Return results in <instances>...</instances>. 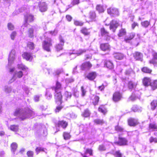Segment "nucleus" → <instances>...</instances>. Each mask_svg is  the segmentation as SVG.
I'll return each mask as SVG.
<instances>
[{
  "label": "nucleus",
  "mask_w": 157,
  "mask_h": 157,
  "mask_svg": "<svg viewBox=\"0 0 157 157\" xmlns=\"http://www.w3.org/2000/svg\"><path fill=\"white\" fill-rule=\"evenodd\" d=\"M61 84L58 82L56 84L55 87H53L52 89L47 90L45 94V96L47 99H50L52 97L51 92L52 90H54L55 91V101L58 105H61L62 103V95L61 93Z\"/></svg>",
  "instance_id": "nucleus-1"
},
{
  "label": "nucleus",
  "mask_w": 157,
  "mask_h": 157,
  "mask_svg": "<svg viewBox=\"0 0 157 157\" xmlns=\"http://www.w3.org/2000/svg\"><path fill=\"white\" fill-rule=\"evenodd\" d=\"M35 115L34 112L29 109H23L18 108L16 109L14 113L15 116L18 117L22 120L33 117Z\"/></svg>",
  "instance_id": "nucleus-2"
},
{
  "label": "nucleus",
  "mask_w": 157,
  "mask_h": 157,
  "mask_svg": "<svg viewBox=\"0 0 157 157\" xmlns=\"http://www.w3.org/2000/svg\"><path fill=\"white\" fill-rule=\"evenodd\" d=\"M136 86V83L132 81H130L128 83V87L129 90H134V92L132 93V95L129 97V100L131 101H134L137 98H139L141 93L138 90H135Z\"/></svg>",
  "instance_id": "nucleus-3"
},
{
  "label": "nucleus",
  "mask_w": 157,
  "mask_h": 157,
  "mask_svg": "<svg viewBox=\"0 0 157 157\" xmlns=\"http://www.w3.org/2000/svg\"><path fill=\"white\" fill-rule=\"evenodd\" d=\"M43 48L45 50L50 52V47L52 46V40L49 38L46 37L42 44Z\"/></svg>",
  "instance_id": "nucleus-4"
},
{
  "label": "nucleus",
  "mask_w": 157,
  "mask_h": 157,
  "mask_svg": "<svg viewBox=\"0 0 157 157\" xmlns=\"http://www.w3.org/2000/svg\"><path fill=\"white\" fill-rule=\"evenodd\" d=\"M25 22L23 26L25 27V29H26L27 26H28V24H27V22H31L33 21L34 19L33 16L30 13H27L26 15H25Z\"/></svg>",
  "instance_id": "nucleus-5"
},
{
  "label": "nucleus",
  "mask_w": 157,
  "mask_h": 157,
  "mask_svg": "<svg viewBox=\"0 0 157 157\" xmlns=\"http://www.w3.org/2000/svg\"><path fill=\"white\" fill-rule=\"evenodd\" d=\"M15 53L16 52L15 50L13 49L11 51L8 59L9 65H11L13 63L15 58Z\"/></svg>",
  "instance_id": "nucleus-6"
},
{
  "label": "nucleus",
  "mask_w": 157,
  "mask_h": 157,
  "mask_svg": "<svg viewBox=\"0 0 157 157\" xmlns=\"http://www.w3.org/2000/svg\"><path fill=\"white\" fill-rule=\"evenodd\" d=\"M110 29L113 32H114L116 28L119 25V21L118 20H113L110 23Z\"/></svg>",
  "instance_id": "nucleus-7"
},
{
  "label": "nucleus",
  "mask_w": 157,
  "mask_h": 157,
  "mask_svg": "<svg viewBox=\"0 0 157 157\" xmlns=\"http://www.w3.org/2000/svg\"><path fill=\"white\" fill-rule=\"evenodd\" d=\"M107 13L111 16H115L119 15L118 10L115 8L111 7L107 9Z\"/></svg>",
  "instance_id": "nucleus-8"
},
{
  "label": "nucleus",
  "mask_w": 157,
  "mask_h": 157,
  "mask_svg": "<svg viewBox=\"0 0 157 157\" xmlns=\"http://www.w3.org/2000/svg\"><path fill=\"white\" fill-rule=\"evenodd\" d=\"M86 51V50L85 49H80L76 51L73 50L71 55H74V57L73 58H75L77 56H80L85 52Z\"/></svg>",
  "instance_id": "nucleus-9"
},
{
  "label": "nucleus",
  "mask_w": 157,
  "mask_h": 157,
  "mask_svg": "<svg viewBox=\"0 0 157 157\" xmlns=\"http://www.w3.org/2000/svg\"><path fill=\"white\" fill-rule=\"evenodd\" d=\"M23 75V74L22 71H15L12 79L11 80V82L15 80L17 78H21L22 77Z\"/></svg>",
  "instance_id": "nucleus-10"
},
{
  "label": "nucleus",
  "mask_w": 157,
  "mask_h": 157,
  "mask_svg": "<svg viewBox=\"0 0 157 157\" xmlns=\"http://www.w3.org/2000/svg\"><path fill=\"white\" fill-rule=\"evenodd\" d=\"M153 58L149 61V63L153 64L154 66L157 67V53L153 52L152 53Z\"/></svg>",
  "instance_id": "nucleus-11"
},
{
  "label": "nucleus",
  "mask_w": 157,
  "mask_h": 157,
  "mask_svg": "<svg viewBox=\"0 0 157 157\" xmlns=\"http://www.w3.org/2000/svg\"><path fill=\"white\" fill-rule=\"evenodd\" d=\"M122 98L121 94L118 92L114 93L113 95V100L115 102H117L120 100Z\"/></svg>",
  "instance_id": "nucleus-12"
},
{
  "label": "nucleus",
  "mask_w": 157,
  "mask_h": 157,
  "mask_svg": "<svg viewBox=\"0 0 157 157\" xmlns=\"http://www.w3.org/2000/svg\"><path fill=\"white\" fill-rule=\"evenodd\" d=\"M96 15L94 11L90 12L89 14V20L87 21V22L95 21H96Z\"/></svg>",
  "instance_id": "nucleus-13"
},
{
  "label": "nucleus",
  "mask_w": 157,
  "mask_h": 157,
  "mask_svg": "<svg viewBox=\"0 0 157 157\" xmlns=\"http://www.w3.org/2000/svg\"><path fill=\"white\" fill-rule=\"evenodd\" d=\"M39 10L41 12H44L47 11V5L45 2H40L39 4Z\"/></svg>",
  "instance_id": "nucleus-14"
},
{
  "label": "nucleus",
  "mask_w": 157,
  "mask_h": 157,
  "mask_svg": "<svg viewBox=\"0 0 157 157\" xmlns=\"http://www.w3.org/2000/svg\"><path fill=\"white\" fill-rule=\"evenodd\" d=\"M134 59L137 60L142 61L143 59V54L140 52H136L133 54Z\"/></svg>",
  "instance_id": "nucleus-15"
},
{
  "label": "nucleus",
  "mask_w": 157,
  "mask_h": 157,
  "mask_svg": "<svg viewBox=\"0 0 157 157\" xmlns=\"http://www.w3.org/2000/svg\"><path fill=\"white\" fill-rule=\"evenodd\" d=\"M97 76V74L95 72H92L89 73L86 75V77L89 80L92 81L94 80Z\"/></svg>",
  "instance_id": "nucleus-16"
},
{
  "label": "nucleus",
  "mask_w": 157,
  "mask_h": 157,
  "mask_svg": "<svg viewBox=\"0 0 157 157\" xmlns=\"http://www.w3.org/2000/svg\"><path fill=\"white\" fill-rule=\"evenodd\" d=\"M128 143L127 140L124 138L119 137V140L116 143L120 145H126Z\"/></svg>",
  "instance_id": "nucleus-17"
},
{
  "label": "nucleus",
  "mask_w": 157,
  "mask_h": 157,
  "mask_svg": "<svg viewBox=\"0 0 157 157\" xmlns=\"http://www.w3.org/2000/svg\"><path fill=\"white\" fill-rule=\"evenodd\" d=\"M23 57L26 60L31 61L33 59V56L31 54L26 52L23 53L22 55Z\"/></svg>",
  "instance_id": "nucleus-18"
},
{
  "label": "nucleus",
  "mask_w": 157,
  "mask_h": 157,
  "mask_svg": "<svg viewBox=\"0 0 157 157\" xmlns=\"http://www.w3.org/2000/svg\"><path fill=\"white\" fill-rule=\"evenodd\" d=\"M128 124L131 126H135L138 123V121L136 119L131 118L129 119L128 121Z\"/></svg>",
  "instance_id": "nucleus-19"
},
{
  "label": "nucleus",
  "mask_w": 157,
  "mask_h": 157,
  "mask_svg": "<svg viewBox=\"0 0 157 157\" xmlns=\"http://www.w3.org/2000/svg\"><path fill=\"white\" fill-rule=\"evenodd\" d=\"M101 33L102 36L106 37V39L107 40H110V37L109 36V33L105 30L104 28L101 29Z\"/></svg>",
  "instance_id": "nucleus-20"
},
{
  "label": "nucleus",
  "mask_w": 157,
  "mask_h": 157,
  "mask_svg": "<svg viewBox=\"0 0 157 157\" xmlns=\"http://www.w3.org/2000/svg\"><path fill=\"white\" fill-rule=\"evenodd\" d=\"M60 43L57 44L56 46V49L57 51H59L63 48L64 42L63 39L60 37L59 39Z\"/></svg>",
  "instance_id": "nucleus-21"
},
{
  "label": "nucleus",
  "mask_w": 157,
  "mask_h": 157,
  "mask_svg": "<svg viewBox=\"0 0 157 157\" xmlns=\"http://www.w3.org/2000/svg\"><path fill=\"white\" fill-rule=\"evenodd\" d=\"M135 35V34L134 33H131L128 36L125 37L124 41L127 43L129 42L134 37Z\"/></svg>",
  "instance_id": "nucleus-22"
},
{
  "label": "nucleus",
  "mask_w": 157,
  "mask_h": 157,
  "mask_svg": "<svg viewBox=\"0 0 157 157\" xmlns=\"http://www.w3.org/2000/svg\"><path fill=\"white\" fill-rule=\"evenodd\" d=\"M67 123L63 120L59 121L58 123V127H61L63 128H65L67 126Z\"/></svg>",
  "instance_id": "nucleus-23"
},
{
  "label": "nucleus",
  "mask_w": 157,
  "mask_h": 157,
  "mask_svg": "<svg viewBox=\"0 0 157 157\" xmlns=\"http://www.w3.org/2000/svg\"><path fill=\"white\" fill-rule=\"evenodd\" d=\"M113 57L117 59L121 60L124 57L123 54L119 53H115L113 54Z\"/></svg>",
  "instance_id": "nucleus-24"
},
{
  "label": "nucleus",
  "mask_w": 157,
  "mask_h": 157,
  "mask_svg": "<svg viewBox=\"0 0 157 157\" xmlns=\"http://www.w3.org/2000/svg\"><path fill=\"white\" fill-rule=\"evenodd\" d=\"M143 84L145 86H148L149 85L151 86V79L147 77H145L144 78L143 80Z\"/></svg>",
  "instance_id": "nucleus-25"
},
{
  "label": "nucleus",
  "mask_w": 157,
  "mask_h": 157,
  "mask_svg": "<svg viewBox=\"0 0 157 157\" xmlns=\"http://www.w3.org/2000/svg\"><path fill=\"white\" fill-rule=\"evenodd\" d=\"M92 66V64L89 62H86L82 64L81 68L82 70L86 68H90Z\"/></svg>",
  "instance_id": "nucleus-26"
},
{
  "label": "nucleus",
  "mask_w": 157,
  "mask_h": 157,
  "mask_svg": "<svg viewBox=\"0 0 157 157\" xmlns=\"http://www.w3.org/2000/svg\"><path fill=\"white\" fill-rule=\"evenodd\" d=\"M100 48L103 51L108 50L109 48V46L107 43L102 44L100 45Z\"/></svg>",
  "instance_id": "nucleus-27"
},
{
  "label": "nucleus",
  "mask_w": 157,
  "mask_h": 157,
  "mask_svg": "<svg viewBox=\"0 0 157 157\" xmlns=\"http://www.w3.org/2000/svg\"><path fill=\"white\" fill-rule=\"evenodd\" d=\"M105 66L109 69H112L113 67V63L109 60H106L105 63Z\"/></svg>",
  "instance_id": "nucleus-28"
},
{
  "label": "nucleus",
  "mask_w": 157,
  "mask_h": 157,
  "mask_svg": "<svg viewBox=\"0 0 157 157\" xmlns=\"http://www.w3.org/2000/svg\"><path fill=\"white\" fill-rule=\"evenodd\" d=\"M9 129L14 132H17L19 129L18 126L17 125H12L9 127Z\"/></svg>",
  "instance_id": "nucleus-29"
},
{
  "label": "nucleus",
  "mask_w": 157,
  "mask_h": 157,
  "mask_svg": "<svg viewBox=\"0 0 157 157\" xmlns=\"http://www.w3.org/2000/svg\"><path fill=\"white\" fill-rule=\"evenodd\" d=\"M96 10L99 13L103 12L105 9L103 6L101 5H97L96 6Z\"/></svg>",
  "instance_id": "nucleus-30"
},
{
  "label": "nucleus",
  "mask_w": 157,
  "mask_h": 157,
  "mask_svg": "<svg viewBox=\"0 0 157 157\" xmlns=\"http://www.w3.org/2000/svg\"><path fill=\"white\" fill-rule=\"evenodd\" d=\"M150 129L152 130H157V125L155 122L150 123L149 126Z\"/></svg>",
  "instance_id": "nucleus-31"
},
{
  "label": "nucleus",
  "mask_w": 157,
  "mask_h": 157,
  "mask_svg": "<svg viewBox=\"0 0 157 157\" xmlns=\"http://www.w3.org/2000/svg\"><path fill=\"white\" fill-rule=\"evenodd\" d=\"M98 111L105 114L107 112L106 108L103 105L100 106L98 108Z\"/></svg>",
  "instance_id": "nucleus-32"
},
{
  "label": "nucleus",
  "mask_w": 157,
  "mask_h": 157,
  "mask_svg": "<svg viewBox=\"0 0 157 157\" xmlns=\"http://www.w3.org/2000/svg\"><path fill=\"white\" fill-rule=\"evenodd\" d=\"M17 67L19 69L23 71H26L28 70V68L22 63L18 64Z\"/></svg>",
  "instance_id": "nucleus-33"
},
{
  "label": "nucleus",
  "mask_w": 157,
  "mask_h": 157,
  "mask_svg": "<svg viewBox=\"0 0 157 157\" xmlns=\"http://www.w3.org/2000/svg\"><path fill=\"white\" fill-rule=\"evenodd\" d=\"M17 144L15 143H13L11 145V150L12 152L14 154V152L17 149Z\"/></svg>",
  "instance_id": "nucleus-34"
},
{
  "label": "nucleus",
  "mask_w": 157,
  "mask_h": 157,
  "mask_svg": "<svg viewBox=\"0 0 157 157\" xmlns=\"http://www.w3.org/2000/svg\"><path fill=\"white\" fill-rule=\"evenodd\" d=\"M150 86L153 90L156 89L157 88V80H154L152 82Z\"/></svg>",
  "instance_id": "nucleus-35"
},
{
  "label": "nucleus",
  "mask_w": 157,
  "mask_h": 157,
  "mask_svg": "<svg viewBox=\"0 0 157 157\" xmlns=\"http://www.w3.org/2000/svg\"><path fill=\"white\" fill-rule=\"evenodd\" d=\"M132 110L134 112H141L142 110L141 108H139L137 105H134L132 108Z\"/></svg>",
  "instance_id": "nucleus-36"
},
{
  "label": "nucleus",
  "mask_w": 157,
  "mask_h": 157,
  "mask_svg": "<svg viewBox=\"0 0 157 157\" xmlns=\"http://www.w3.org/2000/svg\"><path fill=\"white\" fill-rule=\"evenodd\" d=\"M79 2V0H72L71 5H69L68 6L69 7V8H71L75 5L78 4Z\"/></svg>",
  "instance_id": "nucleus-37"
},
{
  "label": "nucleus",
  "mask_w": 157,
  "mask_h": 157,
  "mask_svg": "<svg viewBox=\"0 0 157 157\" xmlns=\"http://www.w3.org/2000/svg\"><path fill=\"white\" fill-rule=\"evenodd\" d=\"M150 24V22L147 21H145L141 23L142 26L145 28H147Z\"/></svg>",
  "instance_id": "nucleus-38"
},
{
  "label": "nucleus",
  "mask_w": 157,
  "mask_h": 157,
  "mask_svg": "<svg viewBox=\"0 0 157 157\" xmlns=\"http://www.w3.org/2000/svg\"><path fill=\"white\" fill-rule=\"evenodd\" d=\"M94 123L97 124L102 125L105 122L103 120L99 119H95L94 120Z\"/></svg>",
  "instance_id": "nucleus-39"
},
{
  "label": "nucleus",
  "mask_w": 157,
  "mask_h": 157,
  "mask_svg": "<svg viewBox=\"0 0 157 157\" xmlns=\"http://www.w3.org/2000/svg\"><path fill=\"white\" fill-rule=\"evenodd\" d=\"M46 150L45 148H44L40 147H36V151L37 153V154H38L41 151H44L46 152Z\"/></svg>",
  "instance_id": "nucleus-40"
},
{
  "label": "nucleus",
  "mask_w": 157,
  "mask_h": 157,
  "mask_svg": "<svg viewBox=\"0 0 157 157\" xmlns=\"http://www.w3.org/2000/svg\"><path fill=\"white\" fill-rule=\"evenodd\" d=\"M126 33L125 30L124 29H122L120 30L118 34V36L119 37L122 36L124 35Z\"/></svg>",
  "instance_id": "nucleus-41"
},
{
  "label": "nucleus",
  "mask_w": 157,
  "mask_h": 157,
  "mask_svg": "<svg viewBox=\"0 0 157 157\" xmlns=\"http://www.w3.org/2000/svg\"><path fill=\"white\" fill-rule=\"evenodd\" d=\"M142 71L143 72L148 73H150L152 71L151 69H149L147 67H144L142 69Z\"/></svg>",
  "instance_id": "nucleus-42"
},
{
  "label": "nucleus",
  "mask_w": 157,
  "mask_h": 157,
  "mask_svg": "<svg viewBox=\"0 0 157 157\" xmlns=\"http://www.w3.org/2000/svg\"><path fill=\"white\" fill-rule=\"evenodd\" d=\"M151 109L154 110L157 105V101L153 100L151 103Z\"/></svg>",
  "instance_id": "nucleus-43"
},
{
  "label": "nucleus",
  "mask_w": 157,
  "mask_h": 157,
  "mask_svg": "<svg viewBox=\"0 0 157 157\" xmlns=\"http://www.w3.org/2000/svg\"><path fill=\"white\" fill-rule=\"evenodd\" d=\"M115 129L118 132H124V128L118 125L115 127Z\"/></svg>",
  "instance_id": "nucleus-44"
},
{
  "label": "nucleus",
  "mask_w": 157,
  "mask_h": 157,
  "mask_svg": "<svg viewBox=\"0 0 157 157\" xmlns=\"http://www.w3.org/2000/svg\"><path fill=\"white\" fill-rule=\"evenodd\" d=\"M33 28L34 27H33L32 28L29 29V30L28 31V35L29 37H32L33 36Z\"/></svg>",
  "instance_id": "nucleus-45"
},
{
  "label": "nucleus",
  "mask_w": 157,
  "mask_h": 157,
  "mask_svg": "<svg viewBox=\"0 0 157 157\" xmlns=\"http://www.w3.org/2000/svg\"><path fill=\"white\" fill-rule=\"evenodd\" d=\"M63 136L65 140H68L70 139L71 136L69 133L67 132H64L63 134Z\"/></svg>",
  "instance_id": "nucleus-46"
},
{
  "label": "nucleus",
  "mask_w": 157,
  "mask_h": 157,
  "mask_svg": "<svg viewBox=\"0 0 157 157\" xmlns=\"http://www.w3.org/2000/svg\"><path fill=\"white\" fill-rule=\"evenodd\" d=\"M99 99V98L98 96H96L95 97L93 101V103L94 105H96L98 104Z\"/></svg>",
  "instance_id": "nucleus-47"
},
{
  "label": "nucleus",
  "mask_w": 157,
  "mask_h": 157,
  "mask_svg": "<svg viewBox=\"0 0 157 157\" xmlns=\"http://www.w3.org/2000/svg\"><path fill=\"white\" fill-rule=\"evenodd\" d=\"M90 113L89 111L87 109H86L82 114L83 116L85 117H87L90 116Z\"/></svg>",
  "instance_id": "nucleus-48"
},
{
  "label": "nucleus",
  "mask_w": 157,
  "mask_h": 157,
  "mask_svg": "<svg viewBox=\"0 0 157 157\" xmlns=\"http://www.w3.org/2000/svg\"><path fill=\"white\" fill-rule=\"evenodd\" d=\"M57 33V31L56 30H55L53 31H49L48 32L46 33L45 35H46L47 34L50 33L52 35L55 36L56 35Z\"/></svg>",
  "instance_id": "nucleus-49"
},
{
  "label": "nucleus",
  "mask_w": 157,
  "mask_h": 157,
  "mask_svg": "<svg viewBox=\"0 0 157 157\" xmlns=\"http://www.w3.org/2000/svg\"><path fill=\"white\" fill-rule=\"evenodd\" d=\"M27 46L30 49L33 50L34 48V44L31 42H29L27 44Z\"/></svg>",
  "instance_id": "nucleus-50"
},
{
  "label": "nucleus",
  "mask_w": 157,
  "mask_h": 157,
  "mask_svg": "<svg viewBox=\"0 0 157 157\" xmlns=\"http://www.w3.org/2000/svg\"><path fill=\"white\" fill-rule=\"evenodd\" d=\"M81 93H82V94H81L82 96V97L84 96L85 95L86 92V89H85L84 88L83 86H82L81 87Z\"/></svg>",
  "instance_id": "nucleus-51"
},
{
  "label": "nucleus",
  "mask_w": 157,
  "mask_h": 157,
  "mask_svg": "<svg viewBox=\"0 0 157 157\" xmlns=\"http://www.w3.org/2000/svg\"><path fill=\"white\" fill-rule=\"evenodd\" d=\"M82 32L85 35H88L89 34L90 32L86 28H83L81 30Z\"/></svg>",
  "instance_id": "nucleus-52"
},
{
  "label": "nucleus",
  "mask_w": 157,
  "mask_h": 157,
  "mask_svg": "<svg viewBox=\"0 0 157 157\" xmlns=\"http://www.w3.org/2000/svg\"><path fill=\"white\" fill-rule=\"evenodd\" d=\"M12 90V88L10 87L5 86V91L6 93H10Z\"/></svg>",
  "instance_id": "nucleus-53"
},
{
  "label": "nucleus",
  "mask_w": 157,
  "mask_h": 157,
  "mask_svg": "<svg viewBox=\"0 0 157 157\" xmlns=\"http://www.w3.org/2000/svg\"><path fill=\"white\" fill-rule=\"evenodd\" d=\"M74 24L76 26H82L83 25V23L79 21H75L74 22Z\"/></svg>",
  "instance_id": "nucleus-54"
},
{
  "label": "nucleus",
  "mask_w": 157,
  "mask_h": 157,
  "mask_svg": "<svg viewBox=\"0 0 157 157\" xmlns=\"http://www.w3.org/2000/svg\"><path fill=\"white\" fill-rule=\"evenodd\" d=\"M63 106L62 105H59L56 107L55 110V112L56 113L59 112L63 108Z\"/></svg>",
  "instance_id": "nucleus-55"
},
{
  "label": "nucleus",
  "mask_w": 157,
  "mask_h": 157,
  "mask_svg": "<svg viewBox=\"0 0 157 157\" xmlns=\"http://www.w3.org/2000/svg\"><path fill=\"white\" fill-rule=\"evenodd\" d=\"M98 149L100 151H105L106 149V147L104 145H100L98 147Z\"/></svg>",
  "instance_id": "nucleus-56"
},
{
  "label": "nucleus",
  "mask_w": 157,
  "mask_h": 157,
  "mask_svg": "<svg viewBox=\"0 0 157 157\" xmlns=\"http://www.w3.org/2000/svg\"><path fill=\"white\" fill-rule=\"evenodd\" d=\"M150 142V143H157V139L155 138H153L152 137H151L149 139Z\"/></svg>",
  "instance_id": "nucleus-57"
},
{
  "label": "nucleus",
  "mask_w": 157,
  "mask_h": 157,
  "mask_svg": "<svg viewBox=\"0 0 157 157\" xmlns=\"http://www.w3.org/2000/svg\"><path fill=\"white\" fill-rule=\"evenodd\" d=\"M17 35V33L15 31L13 32L10 35L11 38L12 40H13Z\"/></svg>",
  "instance_id": "nucleus-58"
},
{
  "label": "nucleus",
  "mask_w": 157,
  "mask_h": 157,
  "mask_svg": "<svg viewBox=\"0 0 157 157\" xmlns=\"http://www.w3.org/2000/svg\"><path fill=\"white\" fill-rule=\"evenodd\" d=\"M64 96L67 98H70L71 97V95L70 92L66 91L65 93Z\"/></svg>",
  "instance_id": "nucleus-59"
},
{
  "label": "nucleus",
  "mask_w": 157,
  "mask_h": 157,
  "mask_svg": "<svg viewBox=\"0 0 157 157\" xmlns=\"http://www.w3.org/2000/svg\"><path fill=\"white\" fill-rule=\"evenodd\" d=\"M8 28L9 30H12L14 29L13 25L11 23H9L8 24Z\"/></svg>",
  "instance_id": "nucleus-60"
},
{
  "label": "nucleus",
  "mask_w": 157,
  "mask_h": 157,
  "mask_svg": "<svg viewBox=\"0 0 157 157\" xmlns=\"http://www.w3.org/2000/svg\"><path fill=\"white\" fill-rule=\"evenodd\" d=\"M22 89L27 94H29V90L27 87L25 86L23 87Z\"/></svg>",
  "instance_id": "nucleus-61"
},
{
  "label": "nucleus",
  "mask_w": 157,
  "mask_h": 157,
  "mask_svg": "<svg viewBox=\"0 0 157 157\" xmlns=\"http://www.w3.org/2000/svg\"><path fill=\"white\" fill-rule=\"evenodd\" d=\"M73 94L75 97H76V98H78L79 96V94L78 91L76 90H75L74 91Z\"/></svg>",
  "instance_id": "nucleus-62"
},
{
  "label": "nucleus",
  "mask_w": 157,
  "mask_h": 157,
  "mask_svg": "<svg viewBox=\"0 0 157 157\" xmlns=\"http://www.w3.org/2000/svg\"><path fill=\"white\" fill-rule=\"evenodd\" d=\"M114 155L116 157H121V154L120 152L119 151H116L115 153L114 154Z\"/></svg>",
  "instance_id": "nucleus-63"
},
{
  "label": "nucleus",
  "mask_w": 157,
  "mask_h": 157,
  "mask_svg": "<svg viewBox=\"0 0 157 157\" xmlns=\"http://www.w3.org/2000/svg\"><path fill=\"white\" fill-rule=\"evenodd\" d=\"M41 96V95H36L34 97V100L35 101H38L39 100V98Z\"/></svg>",
  "instance_id": "nucleus-64"
}]
</instances>
